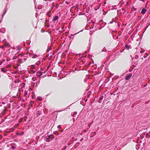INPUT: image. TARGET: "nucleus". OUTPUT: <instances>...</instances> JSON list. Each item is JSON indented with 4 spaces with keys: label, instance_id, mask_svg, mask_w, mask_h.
Returning a JSON list of instances; mask_svg holds the SVG:
<instances>
[{
    "label": "nucleus",
    "instance_id": "24",
    "mask_svg": "<svg viewBox=\"0 0 150 150\" xmlns=\"http://www.w3.org/2000/svg\"><path fill=\"white\" fill-rule=\"evenodd\" d=\"M143 57L144 58H146L147 56H146L144 55Z\"/></svg>",
    "mask_w": 150,
    "mask_h": 150
},
{
    "label": "nucleus",
    "instance_id": "31",
    "mask_svg": "<svg viewBox=\"0 0 150 150\" xmlns=\"http://www.w3.org/2000/svg\"><path fill=\"white\" fill-rule=\"evenodd\" d=\"M12 48L13 49H15L14 47H13Z\"/></svg>",
    "mask_w": 150,
    "mask_h": 150
},
{
    "label": "nucleus",
    "instance_id": "35",
    "mask_svg": "<svg viewBox=\"0 0 150 150\" xmlns=\"http://www.w3.org/2000/svg\"><path fill=\"white\" fill-rule=\"evenodd\" d=\"M84 131L85 132H86V131L85 130H84Z\"/></svg>",
    "mask_w": 150,
    "mask_h": 150
},
{
    "label": "nucleus",
    "instance_id": "3",
    "mask_svg": "<svg viewBox=\"0 0 150 150\" xmlns=\"http://www.w3.org/2000/svg\"><path fill=\"white\" fill-rule=\"evenodd\" d=\"M40 56L39 54H34L31 56V57L33 58H35L38 57Z\"/></svg>",
    "mask_w": 150,
    "mask_h": 150
},
{
    "label": "nucleus",
    "instance_id": "23",
    "mask_svg": "<svg viewBox=\"0 0 150 150\" xmlns=\"http://www.w3.org/2000/svg\"><path fill=\"white\" fill-rule=\"evenodd\" d=\"M57 128H60V125H58L57 126Z\"/></svg>",
    "mask_w": 150,
    "mask_h": 150
},
{
    "label": "nucleus",
    "instance_id": "8",
    "mask_svg": "<svg viewBox=\"0 0 150 150\" xmlns=\"http://www.w3.org/2000/svg\"><path fill=\"white\" fill-rule=\"evenodd\" d=\"M103 96H101V97H100V99H99V100L98 101V102H99V103H100L101 102V101L103 100Z\"/></svg>",
    "mask_w": 150,
    "mask_h": 150
},
{
    "label": "nucleus",
    "instance_id": "38",
    "mask_svg": "<svg viewBox=\"0 0 150 150\" xmlns=\"http://www.w3.org/2000/svg\"><path fill=\"white\" fill-rule=\"evenodd\" d=\"M73 120H74V118L73 119Z\"/></svg>",
    "mask_w": 150,
    "mask_h": 150
},
{
    "label": "nucleus",
    "instance_id": "32",
    "mask_svg": "<svg viewBox=\"0 0 150 150\" xmlns=\"http://www.w3.org/2000/svg\"><path fill=\"white\" fill-rule=\"evenodd\" d=\"M2 103L3 104H5V103H4V102H3Z\"/></svg>",
    "mask_w": 150,
    "mask_h": 150
},
{
    "label": "nucleus",
    "instance_id": "18",
    "mask_svg": "<svg viewBox=\"0 0 150 150\" xmlns=\"http://www.w3.org/2000/svg\"><path fill=\"white\" fill-rule=\"evenodd\" d=\"M93 123V122H91L88 125V127H90L91 125H92Z\"/></svg>",
    "mask_w": 150,
    "mask_h": 150
},
{
    "label": "nucleus",
    "instance_id": "14",
    "mask_svg": "<svg viewBox=\"0 0 150 150\" xmlns=\"http://www.w3.org/2000/svg\"><path fill=\"white\" fill-rule=\"evenodd\" d=\"M1 71L3 72L4 73H6V71H5L4 70V68H2L1 69Z\"/></svg>",
    "mask_w": 150,
    "mask_h": 150
},
{
    "label": "nucleus",
    "instance_id": "25",
    "mask_svg": "<svg viewBox=\"0 0 150 150\" xmlns=\"http://www.w3.org/2000/svg\"><path fill=\"white\" fill-rule=\"evenodd\" d=\"M12 148L13 149H15V147H14L13 146H12Z\"/></svg>",
    "mask_w": 150,
    "mask_h": 150
},
{
    "label": "nucleus",
    "instance_id": "41",
    "mask_svg": "<svg viewBox=\"0 0 150 150\" xmlns=\"http://www.w3.org/2000/svg\"><path fill=\"white\" fill-rule=\"evenodd\" d=\"M1 22V21H0V22Z\"/></svg>",
    "mask_w": 150,
    "mask_h": 150
},
{
    "label": "nucleus",
    "instance_id": "42",
    "mask_svg": "<svg viewBox=\"0 0 150 150\" xmlns=\"http://www.w3.org/2000/svg\"><path fill=\"white\" fill-rule=\"evenodd\" d=\"M1 22V21H0V22Z\"/></svg>",
    "mask_w": 150,
    "mask_h": 150
},
{
    "label": "nucleus",
    "instance_id": "17",
    "mask_svg": "<svg viewBox=\"0 0 150 150\" xmlns=\"http://www.w3.org/2000/svg\"><path fill=\"white\" fill-rule=\"evenodd\" d=\"M46 142H50V140L48 138H46Z\"/></svg>",
    "mask_w": 150,
    "mask_h": 150
},
{
    "label": "nucleus",
    "instance_id": "39",
    "mask_svg": "<svg viewBox=\"0 0 150 150\" xmlns=\"http://www.w3.org/2000/svg\"><path fill=\"white\" fill-rule=\"evenodd\" d=\"M33 73H35V72L33 71Z\"/></svg>",
    "mask_w": 150,
    "mask_h": 150
},
{
    "label": "nucleus",
    "instance_id": "22",
    "mask_svg": "<svg viewBox=\"0 0 150 150\" xmlns=\"http://www.w3.org/2000/svg\"><path fill=\"white\" fill-rule=\"evenodd\" d=\"M4 47V45L3 46H0V48H1L2 49H3Z\"/></svg>",
    "mask_w": 150,
    "mask_h": 150
},
{
    "label": "nucleus",
    "instance_id": "15",
    "mask_svg": "<svg viewBox=\"0 0 150 150\" xmlns=\"http://www.w3.org/2000/svg\"><path fill=\"white\" fill-rule=\"evenodd\" d=\"M37 98L40 101H41L42 100V98L40 97H38Z\"/></svg>",
    "mask_w": 150,
    "mask_h": 150
},
{
    "label": "nucleus",
    "instance_id": "29",
    "mask_svg": "<svg viewBox=\"0 0 150 150\" xmlns=\"http://www.w3.org/2000/svg\"><path fill=\"white\" fill-rule=\"evenodd\" d=\"M77 114V112H74V114Z\"/></svg>",
    "mask_w": 150,
    "mask_h": 150
},
{
    "label": "nucleus",
    "instance_id": "16",
    "mask_svg": "<svg viewBox=\"0 0 150 150\" xmlns=\"http://www.w3.org/2000/svg\"><path fill=\"white\" fill-rule=\"evenodd\" d=\"M51 50V48L50 47H48L47 50L46 52H48Z\"/></svg>",
    "mask_w": 150,
    "mask_h": 150
},
{
    "label": "nucleus",
    "instance_id": "28",
    "mask_svg": "<svg viewBox=\"0 0 150 150\" xmlns=\"http://www.w3.org/2000/svg\"><path fill=\"white\" fill-rule=\"evenodd\" d=\"M113 23V22H110V23L112 24Z\"/></svg>",
    "mask_w": 150,
    "mask_h": 150
},
{
    "label": "nucleus",
    "instance_id": "34",
    "mask_svg": "<svg viewBox=\"0 0 150 150\" xmlns=\"http://www.w3.org/2000/svg\"><path fill=\"white\" fill-rule=\"evenodd\" d=\"M81 62H82L83 63V64H84V63H83V62H81Z\"/></svg>",
    "mask_w": 150,
    "mask_h": 150
},
{
    "label": "nucleus",
    "instance_id": "9",
    "mask_svg": "<svg viewBox=\"0 0 150 150\" xmlns=\"http://www.w3.org/2000/svg\"><path fill=\"white\" fill-rule=\"evenodd\" d=\"M58 18V16H55L54 17L53 19V21H55L57 20Z\"/></svg>",
    "mask_w": 150,
    "mask_h": 150
},
{
    "label": "nucleus",
    "instance_id": "12",
    "mask_svg": "<svg viewBox=\"0 0 150 150\" xmlns=\"http://www.w3.org/2000/svg\"><path fill=\"white\" fill-rule=\"evenodd\" d=\"M21 58L23 59V60L24 62L26 60L27 58L26 57H22Z\"/></svg>",
    "mask_w": 150,
    "mask_h": 150
},
{
    "label": "nucleus",
    "instance_id": "11",
    "mask_svg": "<svg viewBox=\"0 0 150 150\" xmlns=\"http://www.w3.org/2000/svg\"><path fill=\"white\" fill-rule=\"evenodd\" d=\"M131 46H129L127 45H125V48L126 49H127V50H129L130 48H131Z\"/></svg>",
    "mask_w": 150,
    "mask_h": 150
},
{
    "label": "nucleus",
    "instance_id": "20",
    "mask_svg": "<svg viewBox=\"0 0 150 150\" xmlns=\"http://www.w3.org/2000/svg\"><path fill=\"white\" fill-rule=\"evenodd\" d=\"M28 93V91H25V93H24V96H25L27 95Z\"/></svg>",
    "mask_w": 150,
    "mask_h": 150
},
{
    "label": "nucleus",
    "instance_id": "26",
    "mask_svg": "<svg viewBox=\"0 0 150 150\" xmlns=\"http://www.w3.org/2000/svg\"><path fill=\"white\" fill-rule=\"evenodd\" d=\"M10 58L9 59H7V61H8L10 60V58Z\"/></svg>",
    "mask_w": 150,
    "mask_h": 150
},
{
    "label": "nucleus",
    "instance_id": "1",
    "mask_svg": "<svg viewBox=\"0 0 150 150\" xmlns=\"http://www.w3.org/2000/svg\"><path fill=\"white\" fill-rule=\"evenodd\" d=\"M17 52H16L14 51H12L11 52H9L8 53V56L9 58H11L13 57L16 54V53Z\"/></svg>",
    "mask_w": 150,
    "mask_h": 150
},
{
    "label": "nucleus",
    "instance_id": "30",
    "mask_svg": "<svg viewBox=\"0 0 150 150\" xmlns=\"http://www.w3.org/2000/svg\"><path fill=\"white\" fill-rule=\"evenodd\" d=\"M83 139V138H82V139H81V140H80V141H81Z\"/></svg>",
    "mask_w": 150,
    "mask_h": 150
},
{
    "label": "nucleus",
    "instance_id": "40",
    "mask_svg": "<svg viewBox=\"0 0 150 150\" xmlns=\"http://www.w3.org/2000/svg\"><path fill=\"white\" fill-rule=\"evenodd\" d=\"M50 150H52V149H50Z\"/></svg>",
    "mask_w": 150,
    "mask_h": 150
},
{
    "label": "nucleus",
    "instance_id": "6",
    "mask_svg": "<svg viewBox=\"0 0 150 150\" xmlns=\"http://www.w3.org/2000/svg\"><path fill=\"white\" fill-rule=\"evenodd\" d=\"M146 9L145 8H143L142 10L141 13L142 14H144L146 12Z\"/></svg>",
    "mask_w": 150,
    "mask_h": 150
},
{
    "label": "nucleus",
    "instance_id": "4",
    "mask_svg": "<svg viewBox=\"0 0 150 150\" xmlns=\"http://www.w3.org/2000/svg\"><path fill=\"white\" fill-rule=\"evenodd\" d=\"M42 74V72L39 71L37 72V76L38 77H40V76Z\"/></svg>",
    "mask_w": 150,
    "mask_h": 150
},
{
    "label": "nucleus",
    "instance_id": "36",
    "mask_svg": "<svg viewBox=\"0 0 150 150\" xmlns=\"http://www.w3.org/2000/svg\"><path fill=\"white\" fill-rule=\"evenodd\" d=\"M9 51H11V49H9Z\"/></svg>",
    "mask_w": 150,
    "mask_h": 150
},
{
    "label": "nucleus",
    "instance_id": "13",
    "mask_svg": "<svg viewBox=\"0 0 150 150\" xmlns=\"http://www.w3.org/2000/svg\"><path fill=\"white\" fill-rule=\"evenodd\" d=\"M6 11H7V10H6V9H5L4 10V13L3 14V15H2V18H3V17H4V15L5 14V13H6Z\"/></svg>",
    "mask_w": 150,
    "mask_h": 150
},
{
    "label": "nucleus",
    "instance_id": "21",
    "mask_svg": "<svg viewBox=\"0 0 150 150\" xmlns=\"http://www.w3.org/2000/svg\"><path fill=\"white\" fill-rule=\"evenodd\" d=\"M12 59H11L14 60L16 59V58L14 57V56L11 57Z\"/></svg>",
    "mask_w": 150,
    "mask_h": 150
},
{
    "label": "nucleus",
    "instance_id": "5",
    "mask_svg": "<svg viewBox=\"0 0 150 150\" xmlns=\"http://www.w3.org/2000/svg\"><path fill=\"white\" fill-rule=\"evenodd\" d=\"M132 74H130L128 75L127 76L125 77V79L127 80H128L129 78L132 76Z\"/></svg>",
    "mask_w": 150,
    "mask_h": 150
},
{
    "label": "nucleus",
    "instance_id": "2",
    "mask_svg": "<svg viewBox=\"0 0 150 150\" xmlns=\"http://www.w3.org/2000/svg\"><path fill=\"white\" fill-rule=\"evenodd\" d=\"M19 82L20 81H15L13 83V84L11 85V88H15L17 87L18 86V85L17 83Z\"/></svg>",
    "mask_w": 150,
    "mask_h": 150
},
{
    "label": "nucleus",
    "instance_id": "43",
    "mask_svg": "<svg viewBox=\"0 0 150 150\" xmlns=\"http://www.w3.org/2000/svg\"><path fill=\"white\" fill-rule=\"evenodd\" d=\"M1 22V21H0V22Z\"/></svg>",
    "mask_w": 150,
    "mask_h": 150
},
{
    "label": "nucleus",
    "instance_id": "33",
    "mask_svg": "<svg viewBox=\"0 0 150 150\" xmlns=\"http://www.w3.org/2000/svg\"><path fill=\"white\" fill-rule=\"evenodd\" d=\"M128 4V2H127V4Z\"/></svg>",
    "mask_w": 150,
    "mask_h": 150
},
{
    "label": "nucleus",
    "instance_id": "27",
    "mask_svg": "<svg viewBox=\"0 0 150 150\" xmlns=\"http://www.w3.org/2000/svg\"><path fill=\"white\" fill-rule=\"evenodd\" d=\"M7 67H10V65H8L7 66Z\"/></svg>",
    "mask_w": 150,
    "mask_h": 150
},
{
    "label": "nucleus",
    "instance_id": "19",
    "mask_svg": "<svg viewBox=\"0 0 150 150\" xmlns=\"http://www.w3.org/2000/svg\"><path fill=\"white\" fill-rule=\"evenodd\" d=\"M48 137L50 138H53V135H50L48 136Z\"/></svg>",
    "mask_w": 150,
    "mask_h": 150
},
{
    "label": "nucleus",
    "instance_id": "7",
    "mask_svg": "<svg viewBox=\"0 0 150 150\" xmlns=\"http://www.w3.org/2000/svg\"><path fill=\"white\" fill-rule=\"evenodd\" d=\"M4 47H8L10 46V45L8 43L6 42L4 45Z\"/></svg>",
    "mask_w": 150,
    "mask_h": 150
},
{
    "label": "nucleus",
    "instance_id": "10",
    "mask_svg": "<svg viewBox=\"0 0 150 150\" xmlns=\"http://www.w3.org/2000/svg\"><path fill=\"white\" fill-rule=\"evenodd\" d=\"M18 61L20 63H22L24 62V61L23 60L22 58H19L18 59Z\"/></svg>",
    "mask_w": 150,
    "mask_h": 150
},
{
    "label": "nucleus",
    "instance_id": "37",
    "mask_svg": "<svg viewBox=\"0 0 150 150\" xmlns=\"http://www.w3.org/2000/svg\"><path fill=\"white\" fill-rule=\"evenodd\" d=\"M142 59H143V58H142Z\"/></svg>",
    "mask_w": 150,
    "mask_h": 150
}]
</instances>
